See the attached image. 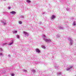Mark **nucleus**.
Segmentation results:
<instances>
[{
	"instance_id": "423d86ee",
	"label": "nucleus",
	"mask_w": 76,
	"mask_h": 76,
	"mask_svg": "<svg viewBox=\"0 0 76 76\" xmlns=\"http://www.w3.org/2000/svg\"><path fill=\"white\" fill-rule=\"evenodd\" d=\"M2 23L4 25H6V21L5 20H2L1 21Z\"/></svg>"
},
{
	"instance_id": "f03ea898",
	"label": "nucleus",
	"mask_w": 76,
	"mask_h": 76,
	"mask_svg": "<svg viewBox=\"0 0 76 76\" xmlns=\"http://www.w3.org/2000/svg\"><path fill=\"white\" fill-rule=\"evenodd\" d=\"M73 67L72 66H69V67H67L66 69V71H70V70Z\"/></svg>"
},
{
	"instance_id": "9d476101",
	"label": "nucleus",
	"mask_w": 76,
	"mask_h": 76,
	"mask_svg": "<svg viewBox=\"0 0 76 76\" xmlns=\"http://www.w3.org/2000/svg\"><path fill=\"white\" fill-rule=\"evenodd\" d=\"M72 25H73V26H76V22L75 21H74Z\"/></svg>"
},
{
	"instance_id": "7c9ffc66",
	"label": "nucleus",
	"mask_w": 76,
	"mask_h": 76,
	"mask_svg": "<svg viewBox=\"0 0 76 76\" xmlns=\"http://www.w3.org/2000/svg\"><path fill=\"white\" fill-rule=\"evenodd\" d=\"M5 0V1H6V0Z\"/></svg>"
},
{
	"instance_id": "f3484780",
	"label": "nucleus",
	"mask_w": 76,
	"mask_h": 76,
	"mask_svg": "<svg viewBox=\"0 0 76 76\" xmlns=\"http://www.w3.org/2000/svg\"><path fill=\"white\" fill-rule=\"evenodd\" d=\"M26 2L27 3H31V1L30 0H27Z\"/></svg>"
},
{
	"instance_id": "9b49d317",
	"label": "nucleus",
	"mask_w": 76,
	"mask_h": 76,
	"mask_svg": "<svg viewBox=\"0 0 76 76\" xmlns=\"http://www.w3.org/2000/svg\"><path fill=\"white\" fill-rule=\"evenodd\" d=\"M41 47L42 48H43V49H45V47L44 46L42 45L41 46Z\"/></svg>"
},
{
	"instance_id": "7ed1b4c3",
	"label": "nucleus",
	"mask_w": 76,
	"mask_h": 76,
	"mask_svg": "<svg viewBox=\"0 0 76 76\" xmlns=\"http://www.w3.org/2000/svg\"><path fill=\"white\" fill-rule=\"evenodd\" d=\"M44 41L47 42H51V40L50 39H44Z\"/></svg>"
},
{
	"instance_id": "39448f33",
	"label": "nucleus",
	"mask_w": 76,
	"mask_h": 76,
	"mask_svg": "<svg viewBox=\"0 0 76 76\" xmlns=\"http://www.w3.org/2000/svg\"><path fill=\"white\" fill-rule=\"evenodd\" d=\"M56 16L54 15H52L51 17V19L54 20L56 18Z\"/></svg>"
},
{
	"instance_id": "a211bd4d",
	"label": "nucleus",
	"mask_w": 76,
	"mask_h": 76,
	"mask_svg": "<svg viewBox=\"0 0 76 76\" xmlns=\"http://www.w3.org/2000/svg\"><path fill=\"white\" fill-rule=\"evenodd\" d=\"M59 28L61 29H64V28L62 27H60Z\"/></svg>"
},
{
	"instance_id": "dca6fc26",
	"label": "nucleus",
	"mask_w": 76,
	"mask_h": 76,
	"mask_svg": "<svg viewBox=\"0 0 76 76\" xmlns=\"http://www.w3.org/2000/svg\"><path fill=\"white\" fill-rule=\"evenodd\" d=\"M17 31L15 30L13 32V34H16V33H17Z\"/></svg>"
},
{
	"instance_id": "c756f323",
	"label": "nucleus",
	"mask_w": 76,
	"mask_h": 76,
	"mask_svg": "<svg viewBox=\"0 0 76 76\" xmlns=\"http://www.w3.org/2000/svg\"><path fill=\"white\" fill-rule=\"evenodd\" d=\"M44 14H45V12H44Z\"/></svg>"
},
{
	"instance_id": "20e7f679",
	"label": "nucleus",
	"mask_w": 76,
	"mask_h": 76,
	"mask_svg": "<svg viewBox=\"0 0 76 76\" xmlns=\"http://www.w3.org/2000/svg\"><path fill=\"white\" fill-rule=\"evenodd\" d=\"M23 34L24 35H25V37H28V36L29 35V34H28V33L25 31H23Z\"/></svg>"
},
{
	"instance_id": "c85d7f7f",
	"label": "nucleus",
	"mask_w": 76,
	"mask_h": 76,
	"mask_svg": "<svg viewBox=\"0 0 76 76\" xmlns=\"http://www.w3.org/2000/svg\"><path fill=\"white\" fill-rule=\"evenodd\" d=\"M6 72V71H4V72H3V73H4Z\"/></svg>"
},
{
	"instance_id": "0eeeda50",
	"label": "nucleus",
	"mask_w": 76,
	"mask_h": 76,
	"mask_svg": "<svg viewBox=\"0 0 76 76\" xmlns=\"http://www.w3.org/2000/svg\"><path fill=\"white\" fill-rule=\"evenodd\" d=\"M35 50L37 53H40V50H39L38 49H36Z\"/></svg>"
},
{
	"instance_id": "bb28decb",
	"label": "nucleus",
	"mask_w": 76,
	"mask_h": 76,
	"mask_svg": "<svg viewBox=\"0 0 76 76\" xmlns=\"http://www.w3.org/2000/svg\"><path fill=\"white\" fill-rule=\"evenodd\" d=\"M11 9V7H8V9L10 10Z\"/></svg>"
},
{
	"instance_id": "393cba45",
	"label": "nucleus",
	"mask_w": 76,
	"mask_h": 76,
	"mask_svg": "<svg viewBox=\"0 0 76 76\" xmlns=\"http://www.w3.org/2000/svg\"><path fill=\"white\" fill-rule=\"evenodd\" d=\"M0 51H3V49L2 48H0Z\"/></svg>"
},
{
	"instance_id": "2eb2a0df",
	"label": "nucleus",
	"mask_w": 76,
	"mask_h": 76,
	"mask_svg": "<svg viewBox=\"0 0 76 76\" xmlns=\"http://www.w3.org/2000/svg\"><path fill=\"white\" fill-rule=\"evenodd\" d=\"M16 37H17V38L18 39H19V38H20V36L19 35H16Z\"/></svg>"
},
{
	"instance_id": "cd10ccee",
	"label": "nucleus",
	"mask_w": 76,
	"mask_h": 76,
	"mask_svg": "<svg viewBox=\"0 0 76 76\" xmlns=\"http://www.w3.org/2000/svg\"><path fill=\"white\" fill-rule=\"evenodd\" d=\"M8 57H10V54L8 55Z\"/></svg>"
},
{
	"instance_id": "f257e3e1",
	"label": "nucleus",
	"mask_w": 76,
	"mask_h": 76,
	"mask_svg": "<svg viewBox=\"0 0 76 76\" xmlns=\"http://www.w3.org/2000/svg\"><path fill=\"white\" fill-rule=\"evenodd\" d=\"M68 40L70 41V43H69V45H73V41L72 40V38L71 37H69L68 38Z\"/></svg>"
},
{
	"instance_id": "f8f14e48",
	"label": "nucleus",
	"mask_w": 76,
	"mask_h": 76,
	"mask_svg": "<svg viewBox=\"0 0 76 76\" xmlns=\"http://www.w3.org/2000/svg\"><path fill=\"white\" fill-rule=\"evenodd\" d=\"M19 24H20V25H21V24H22V22L21 21H18V22Z\"/></svg>"
},
{
	"instance_id": "412c9836",
	"label": "nucleus",
	"mask_w": 76,
	"mask_h": 76,
	"mask_svg": "<svg viewBox=\"0 0 76 76\" xmlns=\"http://www.w3.org/2000/svg\"><path fill=\"white\" fill-rule=\"evenodd\" d=\"M11 76H15V74L13 73H12L11 74Z\"/></svg>"
},
{
	"instance_id": "aec40b11",
	"label": "nucleus",
	"mask_w": 76,
	"mask_h": 76,
	"mask_svg": "<svg viewBox=\"0 0 76 76\" xmlns=\"http://www.w3.org/2000/svg\"><path fill=\"white\" fill-rule=\"evenodd\" d=\"M32 72L33 73H35L36 72L34 70H32Z\"/></svg>"
},
{
	"instance_id": "1a4fd4ad",
	"label": "nucleus",
	"mask_w": 76,
	"mask_h": 76,
	"mask_svg": "<svg viewBox=\"0 0 76 76\" xmlns=\"http://www.w3.org/2000/svg\"><path fill=\"white\" fill-rule=\"evenodd\" d=\"M13 44V42H11V43H9L8 44V45H12Z\"/></svg>"
},
{
	"instance_id": "4468645a",
	"label": "nucleus",
	"mask_w": 76,
	"mask_h": 76,
	"mask_svg": "<svg viewBox=\"0 0 76 76\" xmlns=\"http://www.w3.org/2000/svg\"><path fill=\"white\" fill-rule=\"evenodd\" d=\"M42 37L43 38V40H44V39H45V38H46V37H45V35H43Z\"/></svg>"
},
{
	"instance_id": "6e6552de",
	"label": "nucleus",
	"mask_w": 76,
	"mask_h": 76,
	"mask_svg": "<svg viewBox=\"0 0 76 76\" xmlns=\"http://www.w3.org/2000/svg\"><path fill=\"white\" fill-rule=\"evenodd\" d=\"M10 13L12 14V15H15L16 14V12L15 11H12L10 12Z\"/></svg>"
},
{
	"instance_id": "b1692460",
	"label": "nucleus",
	"mask_w": 76,
	"mask_h": 76,
	"mask_svg": "<svg viewBox=\"0 0 76 76\" xmlns=\"http://www.w3.org/2000/svg\"><path fill=\"white\" fill-rule=\"evenodd\" d=\"M70 10V9L69 8H67L66 9V10L67 11H69Z\"/></svg>"
},
{
	"instance_id": "4be33fe9",
	"label": "nucleus",
	"mask_w": 76,
	"mask_h": 76,
	"mask_svg": "<svg viewBox=\"0 0 76 76\" xmlns=\"http://www.w3.org/2000/svg\"><path fill=\"white\" fill-rule=\"evenodd\" d=\"M6 44H7V43H3V45H6Z\"/></svg>"
},
{
	"instance_id": "a878e982",
	"label": "nucleus",
	"mask_w": 76,
	"mask_h": 76,
	"mask_svg": "<svg viewBox=\"0 0 76 76\" xmlns=\"http://www.w3.org/2000/svg\"><path fill=\"white\" fill-rule=\"evenodd\" d=\"M0 56H3V54L2 53H0Z\"/></svg>"
},
{
	"instance_id": "ddd939ff",
	"label": "nucleus",
	"mask_w": 76,
	"mask_h": 76,
	"mask_svg": "<svg viewBox=\"0 0 76 76\" xmlns=\"http://www.w3.org/2000/svg\"><path fill=\"white\" fill-rule=\"evenodd\" d=\"M61 72H59L57 73L58 76L59 75H61Z\"/></svg>"
},
{
	"instance_id": "6ab92c4d",
	"label": "nucleus",
	"mask_w": 76,
	"mask_h": 76,
	"mask_svg": "<svg viewBox=\"0 0 76 76\" xmlns=\"http://www.w3.org/2000/svg\"><path fill=\"white\" fill-rule=\"evenodd\" d=\"M19 16L20 17V18H24L23 16L22 15H20Z\"/></svg>"
},
{
	"instance_id": "5701e85b",
	"label": "nucleus",
	"mask_w": 76,
	"mask_h": 76,
	"mask_svg": "<svg viewBox=\"0 0 76 76\" xmlns=\"http://www.w3.org/2000/svg\"><path fill=\"white\" fill-rule=\"evenodd\" d=\"M23 72H27V70H23Z\"/></svg>"
}]
</instances>
